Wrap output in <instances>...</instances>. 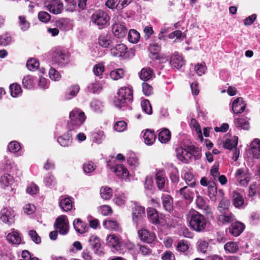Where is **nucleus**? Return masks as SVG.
<instances>
[{"label": "nucleus", "instance_id": "58836bf2", "mask_svg": "<svg viewBox=\"0 0 260 260\" xmlns=\"http://www.w3.org/2000/svg\"><path fill=\"white\" fill-rule=\"evenodd\" d=\"M208 196L212 201L215 202L217 200L216 196L217 193V189L216 184L212 182L208 187Z\"/></svg>", "mask_w": 260, "mask_h": 260}, {"label": "nucleus", "instance_id": "864d4df0", "mask_svg": "<svg viewBox=\"0 0 260 260\" xmlns=\"http://www.w3.org/2000/svg\"><path fill=\"white\" fill-rule=\"evenodd\" d=\"M256 193L260 197V184L256 186L255 183H252L249 187V196L253 197Z\"/></svg>", "mask_w": 260, "mask_h": 260}, {"label": "nucleus", "instance_id": "7c9ffc66", "mask_svg": "<svg viewBox=\"0 0 260 260\" xmlns=\"http://www.w3.org/2000/svg\"><path fill=\"white\" fill-rule=\"evenodd\" d=\"M143 138L146 144L151 145L155 142L156 136L153 131L147 129L143 134Z\"/></svg>", "mask_w": 260, "mask_h": 260}, {"label": "nucleus", "instance_id": "6e6552de", "mask_svg": "<svg viewBox=\"0 0 260 260\" xmlns=\"http://www.w3.org/2000/svg\"><path fill=\"white\" fill-rule=\"evenodd\" d=\"M139 238L144 242L147 243H152L154 241L156 237L154 233H150L146 229H141L138 232Z\"/></svg>", "mask_w": 260, "mask_h": 260}, {"label": "nucleus", "instance_id": "37998d69", "mask_svg": "<svg viewBox=\"0 0 260 260\" xmlns=\"http://www.w3.org/2000/svg\"><path fill=\"white\" fill-rule=\"evenodd\" d=\"M70 20L68 18H61L56 21L55 25L61 30L66 31L69 29Z\"/></svg>", "mask_w": 260, "mask_h": 260}, {"label": "nucleus", "instance_id": "dca6fc26", "mask_svg": "<svg viewBox=\"0 0 260 260\" xmlns=\"http://www.w3.org/2000/svg\"><path fill=\"white\" fill-rule=\"evenodd\" d=\"M164 209L167 212H171L173 210V198L168 194H162L161 197Z\"/></svg>", "mask_w": 260, "mask_h": 260}, {"label": "nucleus", "instance_id": "a19ab883", "mask_svg": "<svg viewBox=\"0 0 260 260\" xmlns=\"http://www.w3.org/2000/svg\"><path fill=\"white\" fill-rule=\"evenodd\" d=\"M103 225L106 229L113 231H118L120 229L119 224L116 220H105L103 221Z\"/></svg>", "mask_w": 260, "mask_h": 260}, {"label": "nucleus", "instance_id": "3c124183", "mask_svg": "<svg viewBox=\"0 0 260 260\" xmlns=\"http://www.w3.org/2000/svg\"><path fill=\"white\" fill-rule=\"evenodd\" d=\"M188 249L189 244L186 241L181 240L178 242L176 246V250L178 251L184 253L187 251Z\"/></svg>", "mask_w": 260, "mask_h": 260}, {"label": "nucleus", "instance_id": "bf43d9fd", "mask_svg": "<svg viewBox=\"0 0 260 260\" xmlns=\"http://www.w3.org/2000/svg\"><path fill=\"white\" fill-rule=\"evenodd\" d=\"M38 19L39 20L43 22V23H47L51 19L50 15L45 11H41L38 13Z\"/></svg>", "mask_w": 260, "mask_h": 260}, {"label": "nucleus", "instance_id": "f8f14e48", "mask_svg": "<svg viewBox=\"0 0 260 260\" xmlns=\"http://www.w3.org/2000/svg\"><path fill=\"white\" fill-rule=\"evenodd\" d=\"M72 129L68 131L62 136H59L57 141L62 147H69L73 143Z\"/></svg>", "mask_w": 260, "mask_h": 260}, {"label": "nucleus", "instance_id": "412c9836", "mask_svg": "<svg viewBox=\"0 0 260 260\" xmlns=\"http://www.w3.org/2000/svg\"><path fill=\"white\" fill-rule=\"evenodd\" d=\"M250 153L252 154L254 158H260V140L255 139L250 144V148L249 149Z\"/></svg>", "mask_w": 260, "mask_h": 260}, {"label": "nucleus", "instance_id": "ea45409f", "mask_svg": "<svg viewBox=\"0 0 260 260\" xmlns=\"http://www.w3.org/2000/svg\"><path fill=\"white\" fill-rule=\"evenodd\" d=\"M223 214L220 215L218 216V220L224 223V222H231L235 220L236 218L235 215L231 212L226 213L223 212Z\"/></svg>", "mask_w": 260, "mask_h": 260}, {"label": "nucleus", "instance_id": "a211bd4d", "mask_svg": "<svg viewBox=\"0 0 260 260\" xmlns=\"http://www.w3.org/2000/svg\"><path fill=\"white\" fill-rule=\"evenodd\" d=\"M147 216L150 222L154 224H159V219L161 218L162 215H158V213L155 208H149L147 209Z\"/></svg>", "mask_w": 260, "mask_h": 260}, {"label": "nucleus", "instance_id": "4be33fe9", "mask_svg": "<svg viewBox=\"0 0 260 260\" xmlns=\"http://www.w3.org/2000/svg\"><path fill=\"white\" fill-rule=\"evenodd\" d=\"M235 176L241 185H246L250 181L249 177L243 168L238 169L236 172Z\"/></svg>", "mask_w": 260, "mask_h": 260}, {"label": "nucleus", "instance_id": "473e14b6", "mask_svg": "<svg viewBox=\"0 0 260 260\" xmlns=\"http://www.w3.org/2000/svg\"><path fill=\"white\" fill-rule=\"evenodd\" d=\"M6 239L9 243L13 244H19L21 241L19 234L16 231H13L9 233Z\"/></svg>", "mask_w": 260, "mask_h": 260}, {"label": "nucleus", "instance_id": "79ce46f5", "mask_svg": "<svg viewBox=\"0 0 260 260\" xmlns=\"http://www.w3.org/2000/svg\"><path fill=\"white\" fill-rule=\"evenodd\" d=\"M224 249L226 253H234L239 251V246L237 243L231 241L224 245Z\"/></svg>", "mask_w": 260, "mask_h": 260}, {"label": "nucleus", "instance_id": "e2e57ef3", "mask_svg": "<svg viewBox=\"0 0 260 260\" xmlns=\"http://www.w3.org/2000/svg\"><path fill=\"white\" fill-rule=\"evenodd\" d=\"M28 235L32 240L36 244H40L41 242V238L37 234V232L34 230H30Z\"/></svg>", "mask_w": 260, "mask_h": 260}, {"label": "nucleus", "instance_id": "1a4fd4ad", "mask_svg": "<svg viewBox=\"0 0 260 260\" xmlns=\"http://www.w3.org/2000/svg\"><path fill=\"white\" fill-rule=\"evenodd\" d=\"M145 215V208L141 206H136L133 210V220L137 225L143 222Z\"/></svg>", "mask_w": 260, "mask_h": 260}, {"label": "nucleus", "instance_id": "6ab92c4d", "mask_svg": "<svg viewBox=\"0 0 260 260\" xmlns=\"http://www.w3.org/2000/svg\"><path fill=\"white\" fill-rule=\"evenodd\" d=\"M14 217L12 212L6 208H4L1 211L0 219L4 223L11 224L14 222Z\"/></svg>", "mask_w": 260, "mask_h": 260}, {"label": "nucleus", "instance_id": "a878e982", "mask_svg": "<svg viewBox=\"0 0 260 260\" xmlns=\"http://www.w3.org/2000/svg\"><path fill=\"white\" fill-rule=\"evenodd\" d=\"M14 179L13 176L9 174H4L0 177V186L5 188L13 184Z\"/></svg>", "mask_w": 260, "mask_h": 260}, {"label": "nucleus", "instance_id": "09e8293b", "mask_svg": "<svg viewBox=\"0 0 260 260\" xmlns=\"http://www.w3.org/2000/svg\"><path fill=\"white\" fill-rule=\"evenodd\" d=\"M124 72L122 69H117L113 70L110 73V77L114 80L122 78L124 76Z\"/></svg>", "mask_w": 260, "mask_h": 260}, {"label": "nucleus", "instance_id": "c756f323", "mask_svg": "<svg viewBox=\"0 0 260 260\" xmlns=\"http://www.w3.org/2000/svg\"><path fill=\"white\" fill-rule=\"evenodd\" d=\"M73 225L75 230L80 234L85 233L87 231L86 229H88L87 224L79 218L74 220Z\"/></svg>", "mask_w": 260, "mask_h": 260}, {"label": "nucleus", "instance_id": "9b49d317", "mask_svg": "<svg viewBox=\"0 0 260 260\" xmlns=\"http://www.w3.org/2000/svg\"><path fill=\"white\" fill-rule=\"evenodd\" d=\"M113 39L111 34L102 33L98 37V44L103 48H108L112 46Z\"/></svg>", "mask_w": 260, "mask_h": 260}, {"label": "nucleus", "instance_id": "6e6d98bb", "mask_svg": "<svg viewBox=\"0 0 260 260\" xmlns=\"http://www.w3.org/2000/svg\"><path fill=\"white\" fill-rule=\"evenodd\" d=\"M127 164L133 169H135L139 165V159L134 154L129 156L127 159Z\"/></svg>", "mask_w": 260, "mask_h": 260}, {"label": "nucleus", "instance_id": "4d7b16f0", "mask_svg": "<svg viewBox=\"0 0 260 260\" xmlns=\"http://www.w3.org/2000/svg\"><path fill=\"white\" fill-rule=\"evenodd\" d=\"M8 149L11 152L16 153L20 150L21 146L19 142L14 141L9 144Z\"/></svg>", "mask_w": 260, "mask_h": 260}, {"label": "nucleus", "instance_id": "0eeeda50", "mask_svg": "<svg viewBox=\"0 0 260 260\" xmlns=\"http://www.w3.org/2000/svg\"><path fill=\"white\" fill-rule=\"evenodd\" d=\"M107 244L114 250L119 252H123L122 244L119 238L115 235H110L107 238Z\"/></svg>", "mask_w": 260, "mask_h": 260}, {"label": "nucleus", "instance_id": "49530a36", "mask_svg": "<svg viewBox=\"0 0 260 260\" xmlns=\"http://www.w3.org/2000/svg\"><path fill=\"white\" fill-rule=\"evenodd\" d=\"M11 95L13 97H17L22 93L21 86L17 83H13L10 85Z\"/></svg>", "mask_w": 260, "mask_h": 260}, {"label": "nucleus", "instance_id": "f03ea898", "mask_svg": "<svg viewBox=\"0 0 260 260\" xmlns=\"http://www.w3.org/2000/svg\"><path fill=\"white\" fill-rule=\"evenodd\" d=\"M190 228L193 230L201 232L207 226V220L203 214L196 210H190L187 217Z\"/></svg>", "mask_w": 260, "mask_h": 260}, {"label": "nucleus", "instance_id": "b1692460", "mask_svg": "<svg viewBox=\"0 0 260 260\" xmlns=\"http://www.w3.org/2000/svg\"><path fill=\"white\" fill-rule=\"evenodd\" d=\"M170 63L173 68L177 69L181 68L184 64L182 57L178 53H174L171 56Z\"/></svg>", "mask_w": 260, "mask_h": 260}, {"label": "nucleus", "instance_id": "4468645a", "mask_svg": "<svg viewBox=\"0 0 260 260\" xmlns=\"http://www.w3.org/2000/svg\"><path fill=\"white\" fill-rule=\"evenodd\" d=\"M245 225L240 222L235 221L233 222L229 228V233L234 237L239 236L245 229Z\"/></svg>", "mask_w": 260, "mask_h": 260}, {"label": "nucleus", "instance_id": "39448f33", "mask_svg": "<svg viewBox=\"0 0 260 260\" xmlns=\"http://www.w3.org/2000/svg\"><path fill=\"white\" fill-rule=\"evenodd\" d=\"M111 54L115 57L125 59L129 57V53L127 46L122 43L116 45L111 48Z\"/></svg>", "mask_w": 260, "mask_h": 260}, {"label": "nucleus", "instance_id": "f3484780", "mask_svg": "<svg viewBox=\"0 0 260 260\" xmlns=\"http://www.w3.org/2000/svg\"><path fill=\"white\" fill-rule=\"evenodd\" d=\"M55 228L58 230L61 235H66L68 233V226L63 218L57 217L54 223Z\"/></svg>", "mask_w": 260, "mask_h": 260}, {"label": "nucleus", "instance_id": "72a5a7b5", "mask_svg": "<svg viewBox=\"0 0 260 260\" xmlns=\"http://www.w3.org/2000/svg\"><path fill=\"white\" fill-rule=\"evenodd\" d=\"M89 242L95 253H99L102 252V251L100 250L101 244L99 237L96 236H91L89 238Z\"/></svg>", "mask_w": 260, "mask_h": 260}, {"label": "nucleus", "instance_id": "338daca9", "mask_svg": "<svg viewBox=\"0 0 260 260\" xmlns=\"http://www.w3.org/2000/svg\"><path fill=\"white\" fill-rule=\"evenodd\" d=\"M126 201V197L123 193L119 194L114 199V203L118 206H121L124 204Z\"/></svg>", "mask_w": 260, "mask_h": 260}, {"label": "nucleus", "instance_id": "052dcab7", "mask_svg": "<svg viewBox=\"0 0 260 260\" xmlns=\"http://www.w3.org/2000/svg\"><path fill=\"white\" fill-rule=\"evenodd\" d=\"M229 205V200L222 199L219 203L218 208L220 212L223 213L228 209Z\"/></svg>", "mask_w": 260, "mask_h": 260}, {"label": "nucleus", "instance_id": "f704fd0d", "mask_svg": "<svg viewBox=\"0 0 260 260\" xmlns=\"http://www.w3.org/2000/svg\"><path fill=\"white\" fill-rule=\"evenodd\" d=\"M236 126L240 129L248 130L249 128V123L247 118L241 117L235 120Z\"/></svg>", "mask_w": 260, "mask_h": 260}, {"label": "nucleus", "instance_id": "393cba45", "mask_svg": "<svg viewBox=\"0 0 260 260\" xmlns=\"http://www.w3.org/2000/svg\"><path fill=\"white\" fill-rule=\"evenodd\" d=\"M80 90L78 85H74L68 87L64 94L65 100H70L77 95Z\"/></svg>", "mask_w": 260, "mask_h": 260}, {"label": "nucleus", "instance_id": "20e7f679", "mask_svg": "<svg viewBox=\"0 0 260 260\" xmlns=\"http://www.w3.org/2000/svg\"><path fill=\"white\" fill-rule=\"evenodd\" d=\"M110 17L107 13L102 10L96 11L91 17V22L97 25L99 29H102L109 23Z\"/></svg>", "mask_w": 260, "mask_h": 260}, {"label": "nucleus", "instance_id": "7ed1b4c3", "mask_svg": "<svg viewBox=\"0 0 260 260\" xmlns=\"http://www.w3.org/2000/svg\"><path fill=\"white\" fill-rule=\"evenodd\" d=\"M70 120L67 122L68 129L75 131L80 127L85 122L86 116L81 109L75 108L70 112Z\"/></svg>", "mask_w": 260, "mask_h": 260}, {"label": "nucleus", "instance_id": "5fc2aeb1", "mask_svg": "<svg viewBox=\"0 0 260 260\" xmlns=\"http://www.w3.org/2000/svg\"><path fill=\"white\" fill-rule=\"evenodd\" d=\"M12 41L11 36L9 34H5L0 36V45L5 46L9 45Z\"/></svg>", "mask_w": 260, "mask_h": 260}, {"label": "nucleus", "instance_id": "8fccbe9b", "mask_svg": "<svg viewBox=\"0 0 260 260\" xmlns=\"http://www.w3.org/2000/svg\"><path fill=\"white\" fill-rule=\"evenodd\" d=\"M102 198L104 200H109L112 196V190L108 187H102L100 189Z\"/></svg>", "mask_w": 260, "mask_h": 260}, {"label": "nucleus", "instance_id": "4c0bfd02", "mask_svg": "<svg viewBox=\"0 0 260 260\" xmlns=\"http://www.w3.org/2000/svg\"><path fill=\"white\" fill-rule=\"evenodd\" d=\"M59 206L65 212L70 211L72 208V202L71 198L67 197L61 200Z\"/></svg>", "mask_w": 260, "mask_h": 260}, {"label": "nucleus", "instance_id": "bb28decb", "mask_svg": "<svg viewBox=\"0 0 260 260\" xmlns=\"http://www.w3.org/2000/svg\"><path fill=\"white\" fill-rule=\"evenodd\" d=\"M155 181L159 190L165 191V177L161 171H158L155 175Z\"/></svg>", "mask_w": 260, "mask_h": 260}, {"label": "nucleus", "instance_id": "13d9d810", "mask_svg": "<svg viewBox=\"0 0 260 260\" xmlns=\"http://www.w3.org/2000/svg\"><path fill=\"white\" fill-rule=\"evenodd\" d=\"M19 19V26L23 31H26L30 26V23L26 20V17L24 16H20Z\"/></svg>", "mask_w": 260, "mask_h": 260}, {"label": "nucleus", "instance_id": "cd10ccee", "mask_svg": "<svg viewBox=\"0 0 260 260\" xmlns=\"http://www.w3.org/2000/svg\"><path fill=\"white\" fill-rule=\"evenodd\" d=\"M232 202L236 208H240L244 204V198L238 192L233 191L232 192Z\"/></svg>", "mask_w": 260, "mask_h": 260}, {"label": "nucleus", "instance_id": "c9c22d12", "mask_svg": "<svg viewBox=\"0 0 260 260\" xmlns=\"http://www.w3.org/2000/svg\"><path fill=\"white\" fill-rule=\"evenodd\" d=\"M238 143V137L234 136L232 139H226L223 143V147L226 149L232 150L237 148Z\"/></svg>", "mask_w": 260, "mask_h": 260}, {"label": "nucleus", "instance_id": "a18cd8bd", "mask_svg": "<svg viewBox=\"0 0 260 260\" xmlns=\"http://www.w3.org/2000/svg\"><path fill=\"white\" fill-rule=\"evenodd\" d=\"M22 84L25 88L29 89L32 88L35 85L34 77L30 75L25 76L22 80Z\"/></svg>", "mask_w": 260, "mask_h": 260}, {"label": "nucleus", "instance_id": "ddd939ff", "mask_svg": "<svg viewBox=\"0 0 260 260\" xmlns=\"http://www.w3.org/2000/svg\"><path fill=\"white\" fill-rule=\"evenodd\" d=\"M176 152L178 158L185 164H188L193 156L191 152L182 147L177 149Z\"/></svg>", "mask_w": 260, "mask_h": 260}, {"label": "nucleus", "instance_id": "c03bdc74", "mask_svg": "<svg viewBox=\"0 0 260 260\" xmlns=\"http://www.w3.org/2000/svg\"><path fill=\"white\" fill-rule=\"evenodd\" d=\"M128 40L132 43H137L140 40V35L136 30L132 29L128 33Z\"/></svg>", "mask_w": 260, "mask_h": 260}, {"label": "nucleus", "instance_id": "423d86ee", "mask_svg": "<svg viewBox=\"0 0 260 260\" xmlns=\"http://www.w3.org/2000/svg\"><path fill=\"white\" fill-rule=\"evenodd\" d=\"M47 10L54 14H60L63 10V4L58 0H48L44 3Z\"/></svg>", "mask_w": 260, "mask_h": 260}, {"label": "nucleus", "instance_id": "0e129e2a", "mask_svg": "<svg viewBox=\"0 0 260 260\" xmlns=\"http://www.w3.org/2000/svg\"><path fill=\"white\" fill-rule=\"evenodd\" d=\"M184 179L186 183L191 186L195 184V180L193 174L189 172H186L184 174Z\"/></svg>", "mask_w": 260, "mask_h": 260}, {"label": "nucleus", "instance_id": "de8ad7c7", "mask_svg": "<svg viewBox=\"0 0 260 260\" xmlns=\"http://www.w3.org/2000/svg\"><path fill=\"white\" fill-rule=\"evenodd\" d=\"M96 166L92 161H88L83 164V169L85 173H91L96 169Z\"/></svg>", "mask_w": 260, "mask_h": 260}, {"label": "nucleus", "instance_id": "9d476101", "mask_svg": "<svg viewBox=\"0 0 260 260\" xmlns=\"http://www.w3.org/2000/svg\"><path fill=\"white\" fill-rule=\"evenodd\" d=\"M112 31L116 38L122 39L125 37L127 29L125 25L120 23H115L112 25Z\"/></svg>", "mask_w": 260, "mask_h": 260}, {"label": "nucleus", "instance_id": "69168bd1", "mask_svg": "<svg viewBox=\"0 0 260 260\" xmlns=\"http://www.w3.org/2000/svg\"><path fill=\"white\" fill-rule=\"evenodd\" d=\"M127 126V123L124 121H119L115 123L114 128L117 132H122L124 131Z\"/></svg>", "mask_w": 260, "mask_h": 260}, {"label": "nucleus", "instance_id": "e433bc0d", "mask_svg": "<svg viewBox=\"0 0 260 260\" xmlns=\"http://www.w3.org/2000/svg\"><path fill=\"white\" fill-rule=\"evenodd\" d=\"M171 134L170 131L165 128L159 132L158 135L159 141L162 143H166L171 139Z\"/></svg>", "mask_w": 260, "mask_h": 260}, {"label": "nucleus", "instance_id": "603ef678", "mask_svg": "<svg viewBox=\"0 0 260 260\" xmlns=\"http://www.w3.org/2000/svg\"><path fill=\"white\" fill-rule=\"evenodd\" d=\"M40 63L39 61L35 58L29 59L26 63V66L30 71L37 70L39 66Z\"/></svg>", "mask_w": 260, "mask_h": 260}, {"label": "nucleus", "instance_id": "774afa93", "mask_svg": "<svg viewBox=\"0 0 260 260\" xmlns=\"http://www.w3.org/2000/svg\"><path fill=\"white\" fill-rule=\"evenodd\" d=\"M180 194L185 199L190 200L192 197L190 195V191L187 186L182 187L179 190Z\"/></svg>", "mask_w": 260, "mask_h": 260}, {"label": "nucleus", "instance_id": "680f3d73", "mask_svg": "<svg viewBox=\"0 0 260 260\" xmlns=\"http://www.w3.org/2000/svg\"><path fill=\"white\" fill-rule=\"evenodd\" d=\"M104 71L105 67L104 64L101 63L95 64L93 68V73L97 76L102 75Z\"/></svg>", "mask_w": 260, "mask_h": 260}, {"label": "nucleus", "instance_id": "5701e85b", "mask_svg": "<svg viewBox=\"0 0 260 260\" xmlns=\"http://www.w3.org/2000/svg\"><path fill=\"white\" fill-rule=\"evenodd\" d=\"M65 54L59 48H55L52 51V60L53 62L56 63L60 64L63 63L65 60Z\"/></svg>", "mask_w": 260, "mask_h": 260}, {"label": "nucleus", "instance_id": "f257e3e1", "mask_svg": "<svg viewBox=\"0 0 260 260\" xmlns=\"http://www.w3.org/2000/svg\"><path fill=\"white\" fill-rule=\"evenodd\" d=\"M133 100V90L132 88L127 87H121L114 98V105L118 109L125 110Z\"/></svg>", "mask_w": 260, "mask_h": 260}, {"label": "nucleus", "instance_id": "2eb2a0df", "mask_svg": "<svg viewBox=\"0 0 260 260\" xmlns=\"http://www.w3.org/2000/svg\"><path fill=\"white\" fill-rule=\"evenodd\" d=\"M246 104L242 98H238L235 99L232 104V110L235 114L242 113L245 109Z\"/></svg>", "mask_w": 260, "mask_h": 260}, {"label": "nucleus", "instance_id": "2f4dec72", "mask_svg": "<svg viewBox=\"0 0 260 260\" xmlns=\"http://www.w3.org/2000/svg\"><path fill=\"white\" fill-rule=\"evenodd\" d=\"M153 74V70L151 68L147 67L141 70L139 76L141 80L146 81L150 79Z\"/></svg>", "mask_w": 260, "mask_h": 260}, {"label": "nucleus", "instance_id": "aec40b11", "mask_svg": "<svg viewBox=\"0 0 260 260\" xmlns=\"http://www.w3.org/2000/svg\"><path fill=\"white\" fill-rule=\"evenodd\" d=\"M161 45L159 42L152 41V43L149 44V50L152 55V57L157 60L160 58L159 52L161 50Z\"/></svg>", "mask_w": 260, "mask_h": 260}, {"label": "nucleus", "instance_id": "c85d7f7f", "mask_svg": "<svg viewBox=\"0 0 260 260\" xmlns=\"http://www.w3.org/2000/svg\"><path fill=\"white\" fill-rule=\"evenodd\" d=\"M112 169L115 174L121 178L128 176V171L123 165H117L114 167Z\"/></svg>", "mask_w": 260, "mask_h": 260}]
</instances>
